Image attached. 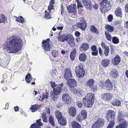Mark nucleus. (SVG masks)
<instances>
[{"mask_svg": "<svg viewBox=\"0 0 128 128\" xmlns=\"http://www.w3.org/2000/svg\"><path fill=\"white\" fill-rule=\"evenodd\" d=\"M23 46V42L19 38H11L4 44L3 48L8 53H16L20 50Z\"/></svg>", "mask_w": 128, "mask_h": 128, "instance_id": "1", "label": "nucleus"}, {"mask_svg": "<svg viewBox=\"0 0 128 128\" xmlns=\"http://www.w3.org/2000/svg\"><path fill=\"white\" fill-rule=\"evenodd\" d=\"M95 98L94 94L92 93H89L86 94L83 98L82 101L84 103L88 108L91 107L94 103Z\"/></svg>", "mask_w": 128, "mask_h": 128, "instance_id": "2", "label": "nucleus"}, {"mask_svg": "<svg viewBox=\"0 0 128 128\" xmlns=\"http://www.w3.org/2000/svg\"><path fill=\"white\" fill-rule=\"evenodd\" d=\"M102 0L100 2L101 7L100 9L102 12L105 13L109 10L112 6V1Z\"/></svg>", "mask_w": 128, "mask_h": 128, "instance_id": "3", "label": "nucleus"}, {"mask_svg": "<svg viewBox=\"0 0 128 128\" xmlns=\"http://www.w3.org/2000/svg\"><path fill=\"white\" fill-rule=\"evenodd\" d=\"M115 114L114 111L109 110L107 112L106 114V117L107 120L109 121H111L107 126V128H112L114 125L115 122L114 121V116Z\"/></svg>", "mask_w": 128, "mask_h": 128, "instance_id": "4", "label": "nucleus"}, {"mask_svg": "<svg viewBox=\"0 0 128 128\" xmlns=\"http://www.w3.org/2000/svg\"><path fill=\"white\" fill-rule=\"evenodd\" d=\"M75 72L77 76L79 78H82L84 76L85 71L82 65H79L75 68Z\"/></svg>", "mask_w": 128, "mask_h": 128, "instance_id": "5", "label": "nucleus"}, {"mask_svg": "<svg viewBox=\"0 0 128 128\" xmlns=\"http://www.w3.org/2000/svg\"><path fill=\"white\" fill-rule=\"evenodd\" d=\"M95 81L92 79L89 80L87 82L86 85L92 91L95 92L97 90V85L94 83Z\"/></svg>", "mask_w": 128, "mask_h": 128, "instance_id": "6", "label": "nucleus"}, {"mask_svg": "<svg viewBox=\"0 0 128 128\" xmlns=\"http://www.w3.org/2000/svg\"><path fill=\"white\" fill-rule=\"evenodd\" d=\"M104 122L103 119L99 118L97 119L96 122L92 125V128H101L103 126Z\"/></svg>", "mask_w": 128, "mask_h": 128, "instance_id": "7", "label": "nucleus"}, {"mask_svg": "<svg viewBox=\"0 0 128 128\" xmlns=\"http://www.w3.org/2000/svg\"><path fill=\"white\" fill-rule=\"evenodd\" d=\"M87 113L84 110H82L76 118V120L80 122L85 119L86 117Z\"/></svg>", "mask_w": 128, "mask_h": 128, "instance_id": "8", "label": "nucleus"}, {"mask_svg": "<svg viewBox=\"0 0 128 128\" xmlns=\"http://www.w3.org/2000/svg\"><path fill=\"white\" fill-rule=\"evenodd\" d=\"M50 40L49 38H47L45 40L42 41V46L44 50L46 51H48L50 50V44L49 43Z\"/></svg>", "mask_w": 128, "mask_h": 128, "instance_id": "9", "label": "nucleus"}, {"mask_svg": "<svg viewBox=\"0 0 128 128\" xmlns=\"http://www.w3.org/2000/svg\"><path fill=\"white\" fill-rule=\"evenodd\" d=\"M62 99L63 102L67 104H69L72 102L70 96L68 94L64 93L62 96Z\"/></svg>", "mask_w": 128, "mask_h": 128, "instance_id": "10", "label": "nucleus"}, {"mask_svg": "<svg viewBox=\"0 0 128 128\" xmlns=\"http://www.w3.org/2000/svg\"><path fill=\"white\" fill-rule=\"evenodd\" d=\"M89 48V44L85 42L80 45V49L81 52H84L88 50Z\"/></svg>", "mask_w": 128, "mask_h": 128, "instance_id": "11", "label": "nucleus"}, {"mask_svg": "<svg viewBox=\"0 0 128 128\" xmlns=\"http://www.w3.org/2000/svg\"><path fill=\"white\" fill-rule=\"evenodd\" d=\"M66 84L70 88L75 87L77 85L76 81L73 78L69 79L66 82Z\"/></svg>", "mask_w": 128, "mask_h": 128, "instance_id": "12", "label": "nucleus"}, {"mask_svg": "<svg viewBox=\"0 0 128 128\" xmlns=\"http://www.w3.org/2000/svg\"><path fill=\"white\" fill-rule=\"evenodd\" d=\"M67 9L68 13H75L76 12V6L75 4H71L67 6Z\"/></svg>", "mask_w": 128, "mask_h": 128, "instance_id": "13", "label": "nucleus"}, {"mask_svg": "<svg viewBox=\"0 0 128 128\" xmlns=\"http://www.w3.org/2000/svg\"><path fill=\"white\" fill-rule=\"evenodd\" d=\"M64 76L66 79L72 77V74L70 69L68 68L64 70Z\"/></svg>", "mask_w": 128, "mask_h": 128, "instance_id": "14", "label": "nucleus"}, {"mask_svg": "<svg viewBox=\"0 0 128 128\" xmlns=\"http://www.w3.org/2000/svg\"><path fill=\"white\" fill-rule=\"evenodd\" d=\"M121 60L120 56L118 55H116L112 60V63L114 65L117 66L120 62Z\"/></svg>", "mask_w": 128, "mask_h": 128, "instance_id": "15", "label": "nucleus"}, {"mask_svg": "<svg viewBox=\"0 0 128 128\" xmlns=\"http://www.w3.org/2000/svg\"><path fill=\"white\" fill-rule=\"evenodd\" d=\"M66 42L71 47H73L75 45L74 38L70 34V36L67 40Z\"/></svg>", "mask_w": 128, "mask_h": 128, "instance_id": "16", "label": "nucleus"}, {"mask_svg": "<svg viewBox=\"0 0 128 128\" xmlns=\"http://www.w3.org/2000/svg\"><path fill=\"white\" fill-rule=\"evenodd\" d=\"M63 85V83H62L59 84L58 86L56 88H53V91L54 93L59 95L61 92L62 90V87Z\"/></svg>", "mask_w": 128, "mask_h": 128, "instance_id": "17", "label": "nucleus"}, {"mask_svg": "<svg viewBox=\"0 0 128 128\" xmlns=\"http://www.w3.org/2000/svg\"><path fill=\"white\" fill-rule=\"evenodd\" d=\"M83 4L87 8L90 10L92 9V3L90 0H82Z\"/></svg>", "mask_w": 128, "mask_h": 128, "instance_id": "18", "label": "nucleus"}, {"mask_svg": "<svg viewBox=\"0 0 128 128\" xmlns=\"http://www.w3.org/2000/svg\"><path fill=\"white\" fill-rule=\"evenodd\" d=\"M77 27L82 31L85 30L87 26V23L78 22L76 24Z\"/></svg>", "mask_w": 128, "mask_h": 128, "instance_id": "19", "label": "nucleus"}, {"mask_svg": "<svg viewBox=\"0 0 128 128\" xmlns=\"http://www.w3.org/2000/svg\"><path fill=\"white\" fill-rule=\"evenodd\" d=\"M105 84V86L106 87L107 90H108L109 91H111L112 89V82L109 79L106 80Z\"/></svg>", "mask_w": 128, "mask_h": 128, "instance_id": "20", "label": "nucleus"}, {"mask_svg": "<svg viewBox=\"0 0 128 128\" xmlns=\"http://www.w3.org/2000/svg\"><path fill=\"white\" fill-rule=\"evenodd\" d=\"M118 72L115 69H113L110 73V76L113 78H116L118 77Z\"/></svg>", "mask_w": 128, "mask_h": 128, "instance_id": "21", "label": "nucleus"}, {"mask_svg": "<svg viewBox=\"0 0 128 128\" xmlns=\"http://www.w3.org/2000/svg\"><path fill=\"white\" fill-rule=\"evenodd\" d=\"M102 99L105 100L109 101L112 98V95L109 93H106L102 94L101 96Z\"/></svg>", "mask_w": 128, "mask_h": 128, "instance_id": "22", "label": "nucleus"}, {"mask_svg": "<svg viewBox=\"0 0 128 128\" xmlns=\"http://www.w3.org/2000/svg\"><path fill=\"white\" fill-rule=\"evenodd\" d=\"M115 14L116 16L122 18V9L119 7H118L116 9Z\"/></svg>", "mask_w": 128, "mask_h": 128, "instance_id": "23", "label": "nucleus"}, {"mask_svg": "<svg viewBox=\"0 0 128 128\" xmlns=\"http://www.w3.org/2000/svg\"><path fill=\"white\" fill-rule=\"evenodd\" d=\"M101 64L103 67L106 68L109 65V61L108 59H104L102 60Z\"/></svg>", "mask_w": 128, "mask_h": 128, "instance_id": "24", "label": "nucleus"}, {"mask_svg": "<svg viewBox=\"0 0 128 128\" xmlns=\"http://www.w3.org/2000/svg\"><path fill=\"white\" fill-rule=\"evenodd\" d=\"M90 30L91 32L95 33L97 34H99L98 30L94 25L90 26Z\"/></svg>", "mask_w": 128, "mask_h": 128, "instance_id": "25", "label": "nucleus"}, {"mask_svg": "<svg viewBox=\"0 0 128 128\" xmlns=\"http://www.w3.org/2000/svg\"><path fill=\"white\" fill-rule=\"evenodd\" d=\"M69 112L70 115L74 117L76 114V108L73 107H71L69 109Z\"/></svg>", "mask_w": 128, "mask_h": 128, "instance_id": "26", "label": "nucleus"}, {"mask_svg": "<svg viewBox=\"0 0 128 128\" xmlns=\"http://www.w3.org/2000/svg\"><path fill=\"white\" fill-rule=\"evenodd\" d=\"M111 104L113 106H119L120 105L121 102L117 99H114L111 102Z\"/></svg>", "mask_w": 128, "mask_h": 128, "instance_id": "27", "label": "nucleus"}, {"mask_svg": "<svg viewBox=\"0 0 128 128\" xmlns=\"http://www.w3.org/2000/svg\"><path fill=\"white\" fill-rule=\"evenodd\" d=\"M86 59V56L84 53H81L79 56V59L81 61L84 62Z\"/></svg>", "mask_w": 128, "mask_h": 128, "instance_id": "28", "label": "nucleus"}, {"mask_svg": "<svg viewBox=\"0 0 128 128\" xmlns=\"http://www.w3.org/2000/svg\"><path fill=\"white\" fill-rule=\"evenodd\" d=\"M104 28L108 31L112 32L114 30V28L112 26L108 24H106L104 26Z\"/></svg>", "mask_w": 128, "mask_h": 128, "instance_id": "29", "label": "nucleus"}, {"mask_svg": "<svg viewBox=\"0 0 128 128\" xmlns=\"http://www.w3.org/2000/svg\"><path fill=\"white\" fill-rule=\"evenodd\" d=\"M120 123L119 125L122 128H127L128 126V124L126 123L125 120L124 119L122 120V121L120 122Z\"/></svg>", "mask_w": 128, "mask_h": 128, "instance_id": "30", "label": "nucleus"}, {"mask_svg": "<svg viewBox=\"0 0 128 128\" xmlns=\"http://www.w3.org/2000/svg\"><path fill=\"white\" fill-rule=\"evenodd\" d=\"M40 107V106L38 104H35L33 105L31 107L30 109L31 110V111L33 112H34L36 110H38Z\"/></svg>", "mask_w": 128, "mask_h": 128, "instance_id": "31", "label": "nucleus"}, {"mask_svg": "<svg viewBox=\"0 0 128 128\" xmlns=\"http://www.w3.org/2000/svg\"><path fill=\"white\" fill-rule=\"evenodd\" d=\"M58 121L61 125L65 126L66 124V119L64 117L62 118L60 120L58 119Z\"/></svg>", "mask_w": 128, "mask_h": 128, "instance_id": "32", "label": "nucleus"}, {"mask_svg": "<svg viewBox=\"0 0 128 128\" xmlns=\"http://www.w3.org/2000/svg\"><path fill=\"white\" fill-rule=\"evenodd\" d=\"M6 16L3 14H0V24L1 23H5L6 22Z\"/></svg>", "mask_w": 128, "mask_h": 128, "instance_id": "33", "label": "nucleus"}, {"mask_svg": "<svg viewBox=\"0 0 128 128\" xmlns=\"http://www.w3.org/2000/svg\"><path fill=\"white\" fill-rule=\"evenodd\" d=\"M58 95L52 92L51 93L50 96L52 100L55 101L57 98Z\"/></svg>", "mask_w": 128, "mask_h": 128, "instance_id": "34", "label": "nucleus"}, {"mask_svg": "<svg viewBox=\"0 0 128 128\" xmlns=\"http://www.w3.org/2000/svg\"><path fill=\"white\" fill-rule=\"evenodd\" d=\"M71 124L72 128H81L80 125L76 122H72Z\"/></svg>", "mask_w": 128, "mask_h": 128, "instance_id": "35", "label": "nucleus"}, {"mask_svg": "<svg viewBox=\"0 0 128 128\" xmlns=\"http://www.w3.org/2000/svg\"><path fill=\"white\" fill-rule=\"evenodd\" d=\"M125 115L123 114L122 112H119L118 115V120L120 122L122 121V120L123 119V118L124 117Z\"/></svg>", "mask_w": 128, "mask_h": 128, "instance_id": "36", "label": "nucleus"}, {"mask_svg": "<svg viewBox=\"0 0 128 128\" xmlns=\"http://www.w3.org/2000/svg\"><path fill=\"white\" fill-rule=\"evenodd\" d=\"M49 122L52 126L55 125V120L53 116H51L49 117Z\"/></svg>", "mask_w": 128, "mask_h": 128, "instance_id": "37", "label": "nucleus"}, {"mask_svg": "<svg viewBox=\"0 0 128 128\" xmlns=\"http://www.w3.org/2000/svg\"><path fill=\"white\" fill-rule=\"evenodd\" d=\"M56 116L58 120V119H60L62 118H63L61 113L59 111H57L55 112Z\"/></svg>", "mask_w": 128, "mask_h": 128, "instance_id": "38", "label": "nucleus"}, {"mask_svg": "<svg viewBox=\"0 0 128 128\" xmlns=\"http://www.w3.org/2000/svg\"><path fill=\"white\" fill-rule=\"evenodd\" d=\"M31 74H28L25 77V80L26 82L28 83L30 82L32 80V78Z\"/></svg>", "mask_w": 128, "mask_h": 128, "instance_id": "39", "label": "nucleus"}, {"mask_svg": "<svg viewBox=\"0 0 128 128\" xmlns=\"http://www.w3.org/2000/svg\"><path fill=\"white\" fill-rule=\"evenodd\" d=\"M41 117L42 118L43 122H48V120L46 118V113L43 112L42 114Z\"/></svg>", "mask_w": 128, "mask_h": 128, "instance_id": "40", "label": "nucleus"}, {"mask_svg": "<svg viewBox=\"0 0 128 128\" xmlns=\"http://www.w3.org/2000/svg\"><path fill=\"white\" fill-rule=\"evenodd\" d=\"M104 54L106 56H107L108 55L109 52V48L108 46H104Z\"/></svg>", "mask_w": 128, "mask_h": 128, "instance_id": "41", "label": "nucleus"}, {"mask_svg": "<svg viewBox=\"0 0 128 128\" xmlns=\"http://www.w3.org/2000/svg\"><path fill=\"white\" fill-rule=\"evenodd\" d=\"M112 41L113 43L115 44H117L119 42V40L118 38L116 37H113L112 38Z\"/></svg>", "mask_w": 128, "mask_h": 128, "instance_id": "42", "label": "nucleus"}, {"mask_svg": "<svg viewBox=\"0 0 128 128\" xmlns=\"http://www.w3.org/2000/svg\"><path fill=\"white\" fill-rule=\"evenodd\" d=\"M1 62L2 63V65L3 64V66L4 67L7 66L8 64V63L7 62V61L6 59L2 60L1 62Z\"/></svg>", "mask_w": 128, "mask_h": 128, "instance_id": "43", "label": "nucleus"}, {"mask_svg": "<svg viewBox=\"0 0 128 128\" xmlns=\"http://www.w3.org/2000/svg\"><path fill=\"white\" fill-rule=\"evenodd\" d=\"M105 34L107 39L109 41H111V36L109 33L107 32H105Z\"/></svg>", "mask_w": 128, "mask_h": 128, "instance_id": "44", "label": "nucleus"}, {"mask_svg": "<svg viewBox=\"0 0 128 128\" xmlns=\"http://www.w3.org/2000/svg\"><path fill=\"white\" fill-rule=\"evenodd\" d=\"M52 56L54 58L57 57L58 54V52L56 50H52Z\"/></svg>", "mask_w": 128, "mask_h": 128, "instance_id": "45", "label": "nucleus"}, {"mask_svg": "<svg viewBox=\"0 0 128 128\" xmlns=\"http://www.w3.org/2000/svg\"><path fill=\"white\" fill-rule=\"evenodd\" d=\"M41 120H42L40 119H38L36 120V123L35 124H36L40 127V126H42L43 125L42 123L41 122Z\"/></svg>", "mask_w": 128, "mask_h": 128, "instance_id": "46", "label": "nucleus"}, {"mask_svg": "<svg viewBox=\"0 0 128 128\" xmlns=\"http://www.w3.org/2000/svg\"><path fill=\"white\" fill-rule=\"evenodd\" d=\"M16 20L17 21L22 23H23L24 21V18L22 17L21 16L18 17Z\"/></svg>", "mask_w": 128, "mask_h": 128, "instance_id": "47", "label": "nucleus"}, {"mask_svg": "<svg viewBox=\"0 0 128 128\" xmlns=\"http://www.w3.org/2000/svg\"><path fill=\"white\" fill-rule=\"evenodd\" d=\"M46 14L44 17L45 18L47 19H49L50 18L51 15L50 13H48L46 10H45V12Z\"/></svg>", "mask_w": 128, "mask_h": 128, "instance_id": "48", "label": "nucleus"}, {"mask_svg": "<svg viewBox=\"0 0 128 128\" xmlns=\"http://www.w3.org/2000/svg\"><path fill=\"white\" fill-rule=\"evenodd\" d=\"M5 55V54L4 53L0 54V62H1L2 60L6 59L4 57Z\"/></svg>", "mask_w": 128, "mask_h": 128, "instance_id": "49", "label": "nucleus"}, {"mask_svg": "<svg viewBox=\"0 0 128 128\" xmlns=\"http://www.w3.org/2000/svg\"><path fill=\"white\" fill-rule=\"evenodd\" d=\"M82 22V23H87L86 21L85 20V18L83 17H80L79 19V22Z\"/></svg>", "mask_w": 128, "mask_h": 128, "instance_id": "50", "label": "nucleus"}, {"mask_svg": "<svg viewBox=\"0 0 128 128\" xmlns=\"http://www.w3.org/2000/svg\"><path fill=\"white\" fill-rule=\"evenodd\" d=\"M54 5L52 4H50V5L48 6V10L50 13L51 12V11L52 10H54Z\"/></svg>", "mask_w": 128, "mask_h": 128, "instance_id": "51", "label": "nucleus"}, {"mask_svg": "<svg viewBox=\"0 0 128 128\" xmlns=\"http://www.w3.org/2000/svg\"><path fill=\"white\" fill-rule=\"evenodd\" d=\"M91 54L93 56H97L98 54V50L92 51Z\"/></svg>", "mask_w": 128, "mask_h": 128, "instance_id": "52", "label": "nucleus"}, {"mask_svg": "<svg viewBox=\"0 0 128 128\" xmlns=\"http://www.w3.org/2000/svg\"><path fill=\"white\" fill-rule=\"evenodd\" d=\"M62 36L63 38V39L64 40V41L65 40H66L67 42V40L70 36V35H68L67 36L66 35H64Z\"/></svg>", "mask_w": 128, "mask_h": 128, "instance_id": "53", "label": "nucleus"}, {"mask_svg": "<svg viewBox=\"0 0 128 128\" xmlns=\"http://www.w3.org/2000/svg\"><path fill=\"white\" fill-rule=\"evenodd\" d=\"M48 93L47 92L43 94H42V99H44L46 98L47 99L48 97Z\"/></svg>", "mask_w": 128, "mask_h": 128, "instance_id": "54", "label": "nucleus"}, {"mask_svg": "<svg viewBox=\"0 0 128 128\" xmlns=\"http://www.w3.org/2000/svg\"><path fill=\"white\" fill-rule=\"evenodd\" d=\"M108 21L110 22H112L113 19V16L112 14H110L108 16Z\"/></svg>", "mask_w": 128, "mask_h": 128, "instance_id": "55", "label": "nucleus"}, {"mask_svg": "<svg viewBox=\"0 0 128 128\" xmlns=\"http://www.w3.org/2000/svg\"><path fill=\"white\" fill-rule=\"evenodd\" d=\"M30 128H40L39 126L35 124H32L30 126Z\"/></svg>", "mask_w": 128, "mask_h": 128, "instance_id": "56", "label": "nucleus"}, {"mask_svg": "<svg viewBox=\"0 0 128 128\" xmlns=\"http://www.w3.org/2000/svg\"><path fill=\"white\" fill-rule=\"evenodd\" d=\"M76 91L77 89L75 88L72 89L71 90V92L75 94H77Z\"/></svg>", "mask_w": 128, "mask_h": 128, "instance_id": "57", "label": "nucleus"}, {"mask_svg": "<svg viewBox=\"0 0 128 128\" xmlns=\"http://www.w3.org/2000/svg\"><path fill=\"white\" fill-rule=\"evenodd\" d=\"M76 52V50L75 48H74L72 50L70 54H71V55H75Z\"/></svg>", "mask_w": 128, "mask_h": 128, "instance_id": "58", "label": "nucleus"}, {"mask_svg": "<svg viewBox=\"0 0 128 128\" xmlns=\"http://www.w3.org/2000/svg\"><path fill=\"white\" fill-rule=\"evenodd\" d=\"M99 54L100 56H102L103 55V52L102 51V49L100 47L99 48Z\"/></svg>", "mask_w": 128, "mask_h": 128, "instance_id": "59", "label": "nucleus"}, {"mask_svg": "<svg viewBox=\"0 0 128 128\" xmlns=\"http://www.w3.org/2000/svg\"><path fill=\"white\" fill-rule=\"evenodd\" d=\"M58 40L60 42H64V40L63 39V38L62 36H60V37H58Z\"/></svg>", "mask_w": 128, "mask_h": 128, "instance_id": "60", "label": "nucleus"}, {"mask_svg": "<svg viewBox=\"0 0 128 128\" xmlns=\"http://www.w3.org/2000/svg\"><path fill=\"white\" fill-rule=\"evenodd\" d=\"M91 51L98 50L96 46L95 45H93L92 46L91 48Z\"/></svg>", "mask_w": 128, "mask_h": 128, "instance_id": "61", "label": "nucleus"}, {"mask_svg": "<svg viewBox=\"0 0 128 128\" xmlns=\"http://www.w3.org/2000/svg\"><path fill=\"white\" fill-rule=\"evenodd\" d=\"M75 36L76 37H79L80 35V33L78 31H76L75 33Z\"/></svg>", "mask_w": 128, "mask_h": 128, "instance_id": "62", "label": "nucleus"}, {"mask_svg": "<svg viewBox=\"0 0 128 128\" xmlns=\"http://www.w3.org/2000/svg\"><path fill=\"white\" fill-rule=\"evenodd\" d=\"M125 11L126 13H128V3L125 7Z\"/></svg>", "mask_w": 128, "mask_h": 128, "instance_id": "63", "label": "nucleus"}, {"mask_svg": "<svg viewBox=\"0 0 128 128\" xmlns=\"http://www.w3.org/2000/svg\"><path fill=\"white\" fill-rule=\"evenodd\" d=\"M77 105L78 107L79 108H81L82 107V104L80 102H78V103L77 104Z\"/></svg>", "mask_w": 128, "mask_h": 128, "instance_id": "64", "label": "nucleus"}]
</instances>
